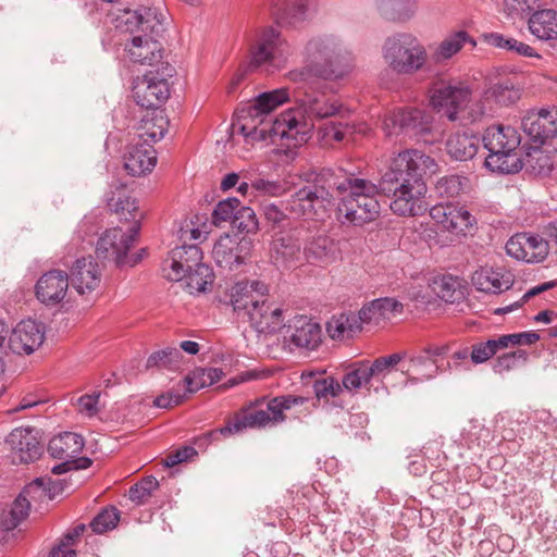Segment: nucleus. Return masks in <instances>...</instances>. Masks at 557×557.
<instances>
[{
  "label": "nucleus",
  "mask_w": 557,
  "mask_h": 557,
  "mask_svg": "<svg viewBox=\"0 0 557 557\" xmlns=\"http://www.w3.org/2000/svg\"><path fill=\"white\" fill-rule=\"evenodd\" d=\"M307 0H272L271 14L278 25H289L306 17Z\"/></svg>",
  "instance_id": "473e14b6"
},
{
  "label": "nucleus",
  "mask_w": 557,
  "mask_h": 557,
  "mask_svg": "<svg viewBox=\"0 0 557 557\" xmlns=\"http://www.w3.org/2000/svg\"><path fill=\"white\" fill-rule=\"evenodd\" d=\"M100 393L86 394L77 399L79 412L92 417L99 411Z\"/></svg>",
  "instance_id": "338daca9"
},
{
  "label": "nucleus",
  "mask_w": 557,
  "mask_h": 557,
  "mask_svg": "<svg viewBox=\"0 0 557 557\" xmlns=\"http://www.w3.org/2000/svg\"><path fill=\"white\" fill-rule=\"evenodd\" d=\"M233 227L237 228L240 233H256L258 231V220L255 211L249 207L239 205L233 221Z\"/></svg>",
  "instance_id": "5fc2aeb1"
},
{
  "label": "nucleus",
  "mask_w": 557,
  "mask_h": 557,
  "mask_svg": "<svg viewBox=\"0 0 557 557\" xmlns=\"http://www.w3.org/2000/svg\"><path fill=\"white\" fill-rule=\"evenodd\" d=\"M471 90L462 82L436 81L430 89V103L432 108L449 121L460 119V113L467 108Z\"/></svg>",
  "instance_id": "9d476101"
},
{
  "label": "nucleus",
  "mask_w": 557,
  "mask_h": 557,
  "mask_svg": "<svg viewBox=\"0 0 557 557\" xmlns=\"http://www.w3.org/2000/svg\"><path fill=\"white\" fill-rule=\"evenodd\" d=\"M5 444L14 462H34L42 454L40 434L35 428H15L5 437Z\"/></svg>",
  "instance_id": "a211bd4d"
},
{
  "label": "nucleus",
  "mask_w": 557,
  "mask_h": 557,
  "mask_svg": "<svg viewBox=\"0 0 557 557\" xmlns=\"http://www.w3.org/2000/svg\"><path fill=\"white\" fill-rule=\"evenodd\" d=\"M239 205L240 201L237 198H227L225 200L220 201L212 212L213 224L219 226L221 223L227 221H231V223L233 224Z\"/></svg>",
  "instance_id": "864d4df0"
},
{
  "label": "nucleus",
  "mask_w": 557,
  "mask_h": 557,
  "mask_svg": "<svg viewBox=\"0 0 557 557\" xmlns=\"http://www.w3.org/2000/svg\"><path fill=\"white\" fill-rule=\"evenodd\" d=\"M158 487V480L154 476H147L129 488L128 497L136 505H143Z\"/></svg>",
  "instance_id": "8fccbe9b"
},
{
  "label": "nucleus",
  "mask_w": 557,
  "mask_h": 557,
  "mask_svg": "<svg viewBox=\"0 0 557 557\" xmlns=\"http://www.w3.org/2000/svg\"><path fill=\"white\" fill-rule=\"evenodd\" d=\"M174 69L166 64L162 75L152 71L146 73L133 88V97L138 106L148 110H157L170 96L166 77L173 75Z\"/></svg>",
  "instance_id": "2eb2a0df"
},
{
  "label": "nucleus",
  "mask_w": 557,
  "mask_h": 557,
  "mask_svg": "<svg viewBox=\"0 0 557 557\" xmlns=\"http://www.w3.org/2000/svg\"><path fill=\"white\" fill-rule=\"evenodd\" d=\"M355 125L350 122H331L323 128V136L326 138L334 139L335 141H343L348 136L354 134Z\"/></svg>",
  "instance_id": "13d9d810"
},
{
  "label": "nucleus",
  "mask_w": 557,
  "mask_h": 557,
  "mask_svg": "<svg viewBox=\"0 0 557 557\" xmlns=\"http://www.w3.org/2000/svg\"><path fill=\"white\" fill-rule=\"evenodd\" d=\"M139 231L140 224L138 222L133 223L127 232L121 227L107 230L97 243V257L103 259L112 258L117 267H124L125 256L131 247H133Z\"/></svg>",
  "instance_id": "dca6fc26"
},
{
  "label": "nucleus",
  "mask_w": 557,
  "mask_h": 557,
  "mask_svg": "<svg viewBox=\"0 0 557 557\" xmlns=\"http://www.w3.org/2000/svg\"><path fill=\"white\" fill-rule=\"evenodd\" d=\"M467 287L460 281H428L425 286L412 285L407 289L405 299L416 309L424 308L433 300L441 299L448 304L460 302L466 298Z\"/></svg>",
  "instance_id": "4468645a"
},
{
  "label": "nucleus",
  "mask_w": 557,
  "mask_h": 557,
  "mask_svg": "<svg viewBox=\"0 0 557 557\" xmlns=\"http://www.w3.org/2000/svg\"><path fill=\"white\" fill-rule=\"evenodd\" d=\"M528 359L525 350L518 349L516 351L506 352L497 357L494 362L493 370L496 373H503L518 367L520 363H524Z\"/></svg>",
  "instance_id": "6e6d98bb"
},
{
  "label": "nucleus",
  "mask_w": 557,
  "mask_h": 557,
  "mask_svg": "<svg viewBox=\"0 0 557 557\" xmlns=\"http://www.w3.org/2000/svg\"><path fill=\"white\" fill-rule=\"evenodd\" d=\"M178 287L191 296H200L214 289V281H175Z\"/></svg>",
  "instance_id": "052dcab7"
},
{
  "label": "nucleus",
  "mask_w": 557,
  "mask_h": 557,
  "mask_svg": "<svg viewBox=\"0 0 557 557\" xmlns=\"http://www.w3.org/2000/svg\"><path fill=\"white\" fill-rule=\"evenodd\" d=\"M262 209L267 221L273 223V225H284L285 222L292 218L286 211V203L284 205V208H280L275 203H265Z\"/></svg>",
  "instance_id": "680f3d73"
},
{
  "label": "nucleus",
  "mask_w": 557,
  "mask_h": 557,
  "mask_svg": "<svg viewBox=\"0 0 557 557\" xmlns=\"http://www.w3.org/2000/svg\"><path fill=\"white\" fill-rule=\"evenodd\" d=\"M120 520V512L115 507L103 509L90 522V528L95 533L101 534L116 527Z\"/></svg>",
  "instance_id": "603ef678"
},
{
  "label": "nucleus",
  "mask_w": 557,
  "mask_h": 557,
  "mask_svg": "<svg viewBox=\"0 0 557 557\" xmlns=\"http://www.w3.org/2000/svg\"><path fill=\"white\" fill-rule=\"evenodd\" d=\"M437 164L433 158L418 149L400 151L392 158L379 184L361 177H350L338 183V188L348 190L343 210L345 221L362 225L374 221L381 211L377 196L392 197L389 208L399 216H420L428 209V191L423 176L434 173Z\"/></svg>",
  "instance_id": "f257e3e1"
},
{
  "label": "nucleus",
  "mask_w": 557,
  "mask_h": 557,
  "mask_svg": "<svg viewBox=\"0 0 557 557\" xmlns=\"http://www.w3.org/2000/svg\"><path fill=\"white\" fill-rule=\"evenodd\" d=\"M162 14H158L156 9L140 8L137 10L125 9L121 15H117L116 27L124 32L134 34L138 32L159 34L162 27Z\"/></svg>",
  "instance_id": "4be33fe9"
},
{
  "label": "nucleus",
  "mask_w": 557,
  "mask_h": 557,
  "mask_svg": "<svg viewBox=\"0 0 557 557\" xmlns=\"http://www.w3.org/2000/svg\"><path fill=\"white\" fill-rule=\"evenodd\" d=\"M527 163L536 175L546 176L553 170V160L543 150L535 149L529 154Z\"/></svg>",
  "instance_id": "4d7b16f0"
},
{
  "label": "nucleus",
  "mask_w": 557,
  "mask_h": 557,
  "mask_svg": "<svg viewBox=\"0 0 557 557\" xmlns=\"http://www.w3.org/2000/svg\"><path fill=\"white\" fill-rule=\"evenodd\" d=\"M312 387H313L315 397L319 400L324 399L326 401L330 398L337 397L343 391L342 384L333 376H324V377L317 379L313 382Z\"/></svg>",
  "instance_id": "3c124183"
},
{
  "label": "nucleus",
  "mask_w": 557,
  "mask_h": 557,
  "mask_svg": "<svg viewBox=\"0 0 557 557\" xmlns=\"http://www.w3.org/2000/svg\"><path fill=\"white\" fill-rule=\"evenodd\" d=\"M383 126L388 136L403 133L419 139L431 133L433 115L421 108H401L388 113Z\"/></svg>",
  "instance_id": "ddd939ff"
},
{
  "label": "nucleus",
  "mask_w": 557,
  "mask_h": 557,
  "mask_svg": "<svg viewBox=\"0 0 557 557\" xmlns=\"http://www.w3.org/2000/svg\"><path fill=\"white\" fill-rule=\"evenodd\" d=\"M379 311L383 320H388L396 314H400L404 310V304L392 297H383L375 299Z\"/></svg>",
  "instance_id": "bf43d9fd"
},
{
  "label": "nucleus",
  "mask_w": 557,
  "mask_h": 557,
  "mask_svg": "<svg viewBox=\"0 0 557 557\" xmlns=\"http://www.w3.org/2000/svg\"><path fill=\"white\" fill-rule=\"evenodd\" d=\"M302 86L297 92V101L300 108H297L304 119L313 123V120H322L334 115L344 117L348 112L343 110L329 84L315 78L309 82H300ZM314 126V124H312Z\"/></svg>",
  "instance_id": "6e6552de"
},
{
  "label": "nucleus",
  "mask_w": 557,
  "mask_h": 557,
  "mask_svg": "<svg viewBox=\"0 0 557 557\" xmlns=\"http://www.w3.org/2000/svg\"><path fill=\"white\" fill-rule=\"evenodd\" d=\"M476 224L475 218L465 208L451 205L446 230L465 234Z\"/></svg>",
  "instance_id": "37998d69"
},
{
  "label": "nucleus",
  "mask_w": 557,
  "mask_h": 557,
  "mask_svg": "<svg viewBox=\"0 0 557 557\" xmlns=\"http://www.w3.org/2000/svg\"><path fill=\"white\" fill-rule=\"evenodd\" d=\"M362 330L358 313L354 311L336 313L326 323V332L335 341L354 338Z\"/></svg>",
  "instance_id": "c85d7f7f"
},
{
  "label": "nucleus",
  "mask_w": 557,
  "mask_h": 557,
  "mask_svg": "<svg viewBox=\"0 0 557 557\" xmlns=\"http://www.w3.org/2000/svg\"><path fill=\"white\" fill-rule=\"evenodd\" d=\"M506 252L527 263L542 262L548 255V242L539 235L517 233L506 243Z\"/></svg>",
  "instance_id": "6ab92c4d"
},
{
  "label": "nucleus",
  "mask_w": 557,
  "mask_h": 557,
  "mask_svg": "<svg viewBox=\"0 0 557 557\" xmlns=\"http://www.w3.org/2000/svg\"><path fill=\"white\" fill-rule=\"evenodd\" d=\"M124 169L132 176L150 173L157 164V152L150 143L134 139L123 156Z\"/></svg>",
  "instance_id": "5701e85b"
},
{
  "label": "nucleus",
  "mask_w": 557,
  "mask_h": 557,
  "mask_svg": "<svg viewBox=\"0 0 557 557\" xmlns=\"http://www.w3.org/2000/svg\"><path fill=\"white\" fill-rule=\"evenodd\" d=\"M468 178L460 175H445L437 180L435 191L440 197L453 198L459 196L467 187Z\"/></svg>",
  "instance_id": "a18cd8bd"
},
{
  "label": "nucleus",
  "mask_w": 557,
  "mask_h": 557,
  "mask_svg": "<svg viewBox=\"0 0 557 557\" xmlns=\"http://www.w3.org/2000/svg\"><path fill=\"white\" fill-rule=\"evenodd\" d=\"M290 341L299 348L314 350L321 343V327L317 323L305 322L296 327Z\"/></svg>",
  "instance_id": "ea45409f"
},
{
  "label": "nucleus",
  "mask_w": 557,
  "mask_h": 557,
  "mask_svg": "<svg viewBox=\"0 0 557 557\" xmlns=\"http://www.w3.org/2000/svg\"><path fill=\"white\" fill-rule=\"evenodd\" d=\"M251 246L252 243L247 237L237 240L226 235L215 243L212 255L220 268L233 270L235 267L245 262Z\"/></svg>",
  "instance_id": "412c9836"
},
{
  "label": "nucleus",
  "mask_w": 557,
  "mask_h": 557,
  "mask_svg": "<svg viewBox=\"0 0 557 557\" xmlns=\"http://www.w3.org/2000/svg\"><path fill=\"white\" fill-rule=\"evenodd\" d=\"M521 138L512 126L492 125L482 137L484 148L490 152L485 165L493 172L517 173L522 162L517 153Z\"/></svg>",
  "instance_id": "423d86ee"
},
{
  "label": "nucleus",
  "mask_w": 557,
  "mask_h": 557,
  "mask_svg": "<svg viewBox=\"0 0 557 557\" xmlns=\"http://www.w3.org/2000/svg\"><path fill=\"white\" fill-rule=\"evenodd\" d=\"M521 97L520 88L512 79L506 78L490 85L484 91V100H493L499 106H511Z\"/></svg>",
  "instance_id": "c9c22d12"
},
{
  "label": "nucleus",
  "mask_w": 557,
  "mask_h": 557,
  "mask_svg": "<svg viewBox=\"0 0 557 557\" xmlns=\"http://www.w3.org/2000/svg\"><path fill=\"white\" fill-rule=\"evenodd\" d=\"M350 177H356L355 173L343 168L322 169L312 183L302 186L290 195L289 199L286 200V211L293 219H321L332 205L333 195L331 189H335L339 197L338 214L345 219L346 212L341 209L349 193L339 189L338 183H343L344 180Z\"/></svg>",
  "instance_id": "20e7f679"
},
{
  "label": "nucleus",
  "mask_w": 557,
  "mask_h": 557,
  "mask_svg": "<svg viewBox=\"0 0 557 557\" xmlns=\"http://www.w3.org/2000/svg\"><path fill=\"white\" fill-rule=\"evenodd\" d=\"M339 249L334 239L326 235H318L309 240L305 248L306 259L313 264L325 267L338 258Z\"/></svg>",
  "instance_id": "bb28decb"
},
{
  "label": "nucleus",
  "mask_w": 557,
  "mask_h": 557,
  "mask_svg": "<svg viewBox=\"0 0 557 557\" xmlns=\"http://www.w3.org/2000/svg\"><path fill=\"white\" fill-rule=\"evenodd\" d=\"M82 435L74 432H64L52 437L48 444V453L60 460H77L84 448Z\"/></svg>",
  "instance_id": "cd10ccee"
},
{
  "label": "nucleus",
  "mask_w": 557,
  "mask_h": 557,
  "mask_svg": "<svg viewBox=\"0 0 557 557\" xmlns=\"http://www.w3.org/2000/svg\"><path fill=\"white\" fill-rule=\"evenodd\" d=\"M290 53L287 41L273 27L259 30L249 45V67L273 73L285 66Z\"/></svg>",
  "instance_id": "1a4fd4ad"
},
{
  "label": "nucleus",
  "mask_w": 557,
  "mask_h": 557,
  "mask_svg": "<svg viewBox=\"0 0 557 557\" xmlns=\"http://www.w3.org/2000/svg\"><path fill=\"white\" fill-rule=\"evenodd\" d=\"M479 143L480 139L475 135L456 133L447 139L446 150L455 160L467 161L476 154Z\"/></svg>",
  "instance_id": "f704fd0d"
},
{
  "label": "nucleus",
  "mask_w": 557,
  "mask_h": 557,
  "mask_svg": "<svg viewBox=\"0 0 557 557\" xmlns=\"http://www.w3.org/2000/svg\"><path fill=\"white\" fill-rule=\"evenodd\" d=\"M171 270L176 278H212V268L202 262V251L197 245H184L171 251L162 262V271Z\"/></svg>",
  "instance_id": "f8f14e48"
},
{
  "label": "nucleus",
  "mask_w": 557,
  "mask_h": 557,
  "mask_svg": "<svg viewBox=\"0 0 557 557\" xmlns=\"http://www.w3.org/2000/svg\"><path fill=\"white\" fill-rule=\"evenodd\" d=\"M248 320L251 327L260 334H274L284 324L282 309L273 307L265 298L256 309L248 312Z\"/></svg>",
  "instance_id": "393cba45"
},
{
  "label": "nucleus",
  "mask_w": 557,
  "mask_h": 557,
  "mask_svg": "<svg viewBox=\"0 0 557 557\" xmlns=\"http://www.w3.org/2000/svg\"><path fill=\"white\" fill-rule=\"evenodd\" d=\"M50 478H37L26 485L14 500L10 511L1 517V529L11 531L26 519L30 508V499L40 498L46 495L47 492H50Z\"/></svg>",
  "instance_id": "f3484780"
},
{
  "label": "nucleus",
  "mask_w": 557,
  "mask_h": 557,
  "mask_svg": "<svg viewBox=\"0 0 557 557\" xmlns=\"http://www.w3.org/2000/svg\"><path fill=\"white\" fill-rule=\"evenodd\" d=\"M357 313L362 326L364 324L379 325L383 321L381 314H379V306L375 299L363 305Z\"/></svg>",
  "instance_id": "0e129e2a"
},
{
  "label": "nucleus",
  "mask_w": 557,
  "mask_h": 557,
  "mask_svg": "<svg viewBox=\"0 0 557 557\" xmlns=\"http://www.w3.org/2000/svg\"><path fill=\"white\" fill-rule=\"evenodd\" d=\"M302 66L288 73L292 82L339 81L355 69L350 50L335 36H320L310 39L302 53Z\"/></svg>",
  "instance_id": "7ed1b4c3"
},
{
  "label": "nucleus",
  "mask_w": 557,
  "mask_h": 557,
  "mask_svg": "<svg viewBox=\"0 0 557 557\" xmlns=\"http://www.w3.org/2000/svg\"><path fill=\"white\" fill-rule=\"evenodd\" d=\"M545 124V133H544V144L554 137H557V109H545L544 113V122Z\"/></svg>",
  "instance_id": "774afa93"
},
{
  "label": "nucleus",
  "mask_w": 557,
  "mask_h": 557,
  "mask_svg": "<svg viewBox=\"0 0 557 557\" xmlns=\"http://www.w3.org/2000/svg\"><path fill=\"white\" fill-rule=\"evenodd\" d=\"M182 383L186 392L190 394L209 386V384H207L205 368L194 370L184 377Z\"/></svg>",
  "instance_id": "e2e57ef3"
},
{
  "label": "nucleus",
  "mask_w": 557,
  "mask_h": 557,
  "mask_svg": "<svg viewBox=\"0 0 557 557\" xmlns=\"http://www.w3.org/2000/svg\"><path fill=\"white\" fill-rule=\"evenodd\" d=\"M103 263H99L92 256L82 257L71 268V276L78 278H99L102 275Z\"/></svg>",
  "instance_id": "09e8293b"
},
{
  "label": "nucleus",
  "mask_w": 557,
  "mask_h": 557,
  "mask_svg": "<svg viewBox=\"0 0 557 557\" xmlns=\"http://www.w3.org/2000/svg\"><path fill=\"white\" fill-rule=\"evenodd\" d=\"M168 120L162 111L152 110L141 119L139 133L136 140L141 143H157L162 139L166 133Z\"/></svg>",
  "instance_id": "72a5a7b5"
},
{
  "label": "nucleus",
  "mask_w": 557,
  "mask_h": 557,
  "mask_svg": "<svg viewBox=\"0 0 557 557\" xmlns=\"http://www.w3.org/2000/svg\"><path fill=\"white\" fill-rule=\"evenodd\" d=\"M544 113L545 109H541L539 111L532 110L527 112L521 121V127L523 132L530 137L532 141L540 145H544Z\"/></svg>",
  "instance_id": "79ce46f5"
},
{
  "label": "nucleus",
  "mask_w": 557,
  "mask_h": 557,
  "mask_svg": "<svg viewBox=\"0 0 557 557\" xmlns=\"http://www.w3.org/2000/svg\"><path fill=\"white\" fill-rule=\"evenodd\" d=\"M44 341V324L28 319L21 321L12 330L8 346L13 354L30 355L42 345Z\"/></svg>",
  "instance_id": "aec40b11"
},
{
  "label": "nucleus",
  "mask_w": 557,
  "mask_h": 557,
  "mask_svg": "<svg viewBox=\"0 0 557 557\" xmlns=\"http://www.w3.org/2000/svg\"><path fill=\"white\" fill-rule=\"evenodd\" d=\"M309 399L301 396L283 395L265 400L264 398L251 403L234 418V420L220 429V433L228 435L245 429H262L275 426L285 421V411L302 406Z\"/></svg>",
  "instance_id": "39448f33"
},
{
  "label": "nucleus",
  "mask_w": 557,
  "mask_h": 557,
  "mask_svg": "<svg viewBox=\"0 0 557 557\" xmlns=\"http://www.w3.org/2000/svg\"><path fill=\"white\" fill-rule=\"evenodd\" d=\"M541 0H504L503 12L509 18H522L541 8Z\"/></svg>",
  "instance_id": "de8ad7c7"
},
{
  "label": "nucleus",
  "mask_w": 557,
  "mask_h": 557,
  "mask_svg": "<svg viewBox=\"0 0 557 557\" xmlns=\"http://www.w3.org/2000/svg\"><path fill=\"white\" fill-rule=\"evenodd\" d=\"M289 97L285 87L264 91L237 113L239 132L248 144L274 141L275 137L292 140L295 147L307 143L313 125L298 109H289L275 120L270 116L273 110L288 102Z\"/></svg>",
  "instance_id": "f03ea898"
},
{
  "label": "nucleus",
  "mask_w": 557,
  "mask_h": 557,
  "mask_svg": "<svg viewBox=\"0 0 557 557\" xmlns=\"http://www.w3.org/2000/svg\"><path fill=\"white\" fill-rule=\"evenodd\" d=\"M406 352H395L388 356L376 358L373 362L368 361V370L372 380H382L395 370L396 366L405 360Z\"/></svg>",
  "instance_id": "c03bdc74"
},
{
  "label": "nucleus",
  "mask_w": 557,
  "mask_h": 557,
  "mask_svg": "<svg viewBox=\"0 0 557 557\" xmlns=\"http://www.w3.org/2000/svg\"><path fill=\"white\" fill-rule=\"evenodd\" d=\"M466 45H470L474 48L476 46V41L466 30L461 29L450 33L435 47L432 54L433 60L435 63L448 61L460 52Z\"/></svg>",
  "instance_id": "2f4dec72"
},
{
  "label": "nucleus",
  "mask_w": 557,
  "mask_h": 557,
  "mask_svg": "<svg viewBox=\"0 0 557 557\" xmlns=\"http://www.w3.org/2000/svg\"><path fill=\"white\" fill-rule=\"evenodd\" d=\"M183 362V355L177 347H165L163 349L152 352L146 362V368H159L177 370Z\"/></svg>",
  "instance_id": "58836bf2"
},
{
  "label": "nucleus",
  "mask_w": 557,
  "mask_h": 557,
  "mask_svg": "<svg viewBox=\"0 0 557 557\" xmlns=\"http://www.w3.org/2000/svg\"><path fill=\"white\" fill-rule=\"evenodd\" d=\"M382 57L386 66L398 75H412L422 71L429 59L426 48L409 33L387 37L382 47Z\"/></svg>",
  "instance_id": "0eeeda50"
},
{
  "label": "nucleus",
  "mask_w": 557,
  "mask_h": 557,
  "mask_svg": "<svg viewBox=\"0 0 557 557\" xmlns=\"http://www.w3.org/2000/svg\"><path fill=\"white\" fill-rule=\"evenodd\" d=\"M528 28L540 40H557V10L537 9L529 17Z\"/></svg>",
  "instance_id": "c756f323"
},
{
  "label": "nucleus",
  "mask_w": 557,
  "mask_h": 557,
  "mask_svg": "<svg viewBox=\"0 0 557 557\" xmlns=\"http://www.w3.org/2000/svg\"><path fill=\"white\" fill-rule=\"evenodd\" d=\"M107 206L110 211L120 215L125 221H134L139 223L145 218V213L139 211L136 199L126 194L124 187H119L111 191V196L107 197Z\"/></svg>",
  "instance_id": "7c9ffc66"
},
{
  "label": "nucleus",
  "mask_w": 557,
  "mask_h": 557,
  "mask_svg": "<svg viewBox=\"0 0 557 557\" xmlns=\"http://www.w3.org/2000/svg\"><path fill=\"white\" fill-rule=\"evenodd\" d=\"M300 258V243L289 235L274 238L271 248V259L277 269L289 270L297 267Z\"/></svg>",
  "instance_id": "a878e982"
},
{
  "label": "nucleus",
  "mask_w": 557,
  "mask_h": 557,
  "mask_svg": "<svg viewBox=\"0 0 557 557\" xmlns=\"http://www.w3.org/2000/svg\"><path fill=\"white\" fill-rule=\"evenodd\" d=\"M154 35L151 33L133 35L125 50L134 63L153 65L160 62L163 57V48L161 42L153 37Z\"/></svg>",
  "instance_id": "b1692460"
},
{
  "label": "nucleus",
  "mask_w": 557,
  "mask_h": 557,
  "mask_svg": "<svg viewBox=\"0 0 557 557\" xmlns=\"http://www.w3.org/2000/svg\"><path fill=\"white\" fill-rule=\"evenodd\" d=\"M496 355L491 341L482 342L472 346L470 358L473 363L480 364Z\"/></svg>",
  "instance_id": "69168bd1"
},
{
  "label": "nucleus",
  "mask_w": 557,
  "mask_h": 557,
  "mask_svg": "<svg viewBox=\"0 0 557 557\" xmlns=\"http://www.w3.org/2000/svg\"><path fill=\"white\" fill-rule=\"evenodd\" d=\"M417 8V0H377L380 13L391 21L406 22L414 15Z\"/></svg>",
  "instance_id": "e433bc0d"
},
{
  "label": "nucleus",
  "mask_w": 557,
  "mask_h": 557,
  "mask_svg": "<svg viewBox=\"0 0 557 557\" xmlns=\"http://www.w3.org/2000/svg\"><path fill=\"white\" fill-rule=\"evenodd\" d=\"M225 286L219 285L216 299L231 305L237 313L248 312L256 309L269 294V287L264 281H236L232 286L230 281H224Z\"/></svg>",
  "instance_id": "9b49d317"
},
{
  "label": "nucleus",
  "mask_w": 557,
  "mask_h": 557,
  "mask_svg": "<svg viewBox=\"0 0 557 557\" xmlns=\"http://www.w3.org/2000/svg\"><path fill=\"white\" fill-rule=\"evenodd\" d=\"M67 289L69 281H37L36 297L47 306H54L63 300Z\"/></svg>",
  "instance_id": "4c0bfd02"
},
{
  "label": "nucleus",
  "mask_w": 557,
  "mask_h": 557,
  "mask_svg": "<svg viewBox=\"0 0 557 557\" xmlns=\"http://www.w3.org/2000/svg\"><path fill=\"white\" fill-rule=\"evenodd\" d=\"M372 377L368 370V360L354 363L349 371L343 376L342 386L348 392H357L370 384Z\"/></svg>",
  "instance_id": "a19ab883"
},
{
  "label": "nucleus",
  "mask_w": 557,
  "mask_h": 557,
  "mask_svg": "<svg viewBox=\"0 0 557 557\" xmlns=\"http://www.w3.org/2000/svg\"><path fill=\"white\" fill-rule=\"evenodd\" d=\"M438 367L435 359H431L423 351L418 356H413L408 360L407 373L413 372L422 380H430L437 373Z\"/></svg>",
  "instance_id": "49530a36"
}]
</instances>
